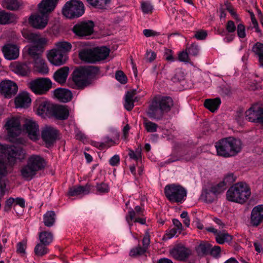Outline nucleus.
<instances>
[{
	"instance_id": "nucleus-38",
	"label": "nucleus",
	"mask_w": 263,
	"mask_h": 263,
	"mask_svg": "<svg viewBox=\"0 0 263 263\" xmlns=\"http://www.w3.org/2000/svg\"><path fill=\"white\" fill-rule=\"evenodd\" d=\"M252 51L257 57L260 65L263 67V43H255L252 48Z\"/></svg>"
},
{
	"instance_id": "nucleus-60",
	"label": "nucleus",
	"mask_w": 263,
	"mask_h": 263,
	"mask_svg": "<svg viewBox=\"0 0 263 263\" xmlns=\"http://www.w3.org/2000/svg\"><path fill=\"white\" fill-rule=\"evenodd\" d=\"M221 252V248L219 246H215L212 248H210L209 253L210 254L215 258H218L220 257Z\"/></svg>"
},
{
	"instance_id": "nucleus-41",
	"label": "nucleus",
	"mask_w": 263,
	"mask_h": 263,
	"mask_svg": "<svg viewBox=\"0 0 263 263\" xmlns=\"http://www.w3.org/2000/svg\"><path fill=\"white\" fill-rule=\"evenodd\" d=\"M56 215L54 211H47L44 215L43 222L44 224L48 227L53 226L55 223Z\"/></svg>"
},
{
	"instance_id": "nucleus-45",
	"label": "nucleus",
	"mask_w": 263,
	"mask_h": 263,
	"mask_svg": "<svg viewBox=\"0 0 263 263\" xmlns=\"http://www.w3.org/2000/svg\"><path fill=\"white\" fill-rule=\"evenodd\" d=\"M87 2L95 8L103 9H105L110 0H87Z\"/></svg>"
},
{
	"instance_id": "nucleus-54",
	"label": "nucleus",
	"mask_w": 263,
	"mask_h": 263,
	"mask_svg": "<svg viewBox=\"0 0 263 263\" xmlns=\"http://www.w3.org/2000/svg\"><path fill=\"white\" fill-rule=\"evenodd\" d=\"M236 176L233 173H228L227 174L221 181L224 183V185L227 187V185L231 184L236 181Z\"/></svg>"
},
{
	"instance_id": "nucleus-51",
	"label": "nucleus",
	"mask_w": 263,
	"mask_h": 263,
	"mask_svg": "<svg viewBox=\"0 0 263 263\" xmlns=\"http://www.w3.org/2000/svg\"><path fill=\"white\" fill-rule=\"evenodd\" d=\"M146 251L145 248H142L140 246H138L130 250L129 256L132 257H136L144 254Z\"/></svg>"
},
{
	"instance_id": "nucleus-23",
	"label": "nucleus",
	"mask_w": 263,
	"mask_h": 263,
	"mask_svg": "<svg viewBox=\"0 0 263 263\" xmlns=\"http://www.w3.org/2000/svg\"><path fill=\"white\" fill-rule=\"evenodd\" d=\"M34 70L43 75L49 73V68L42 56L35 55L34 59Z\"/></svg>"
},
{
	"instance_id": "nucleus-61",
	"label": "nucleus",
	"mask_w": 263,
	"mask_h": 263,
	"mask_svg": "<svg viewBox=\"0 0 263 263\" xmlns=\"http://www.w3.org/2000/svg\"><path fill=\"white\" fill-rule=\"evenodd\" d=\"M26 248V246L25 242L23 241L19 242L16 245V252L23 256L25 254Z\"/></svg>"
},
{
	"instance_id": "nucleus-21",
	"label": "nucleus",
	"mask_w": 263,
	"mask_h": 263,
	"mask_svg": "<svg viewBox=\"0 0 263 263\" xmlns=\"http://www.w3.org/2000/svg\"><path fill=\"white\" fill-rule=\"evenodd\" d=\"M263 222V205H258L252 209L251 214L250 223L257 227Z\"/></svg>"
},
{
	"instance_id": "nucleus-34",
	"label": "nucleus",
	"mask_w": 263,
	"mask_h": 263,
	"mask_svg": "<svg viewBox=\"0 0 263 263\" xmlns=\"http://www.w3.org/2000/svg\"><path fill=\"white\" fill-rule=\"evenodd\" d=\"M136 95V90L127 91L125 95L124 107L128 111L132 110L134 108V103L136 100V97H135Z\"/></svg>"
},
{
	"instance_id": "nucleus-19",
	"label": "nucleus",
	"mask_w": 263,
	"mask_h": 263,
	"mask_svg": "<svg viewBox=\"0 0 263 263\" xmlns=\"http://www.w3.org/2000/svg\"><path fill=\"white\" fill-rule=\"evenodd\" d=\"M49 61L55 66H60L65 63L66 57L58 50L54 48L50 50L48 54Z\"/></svg>"
},
{
	"instance_id": "nucleus-52",
	"label": "nucleus",
	"mask_w": 263,
	"mask_h": 263,
	"mask_svg": "<svg viewBox=\"0 0 263 263\" xmlns=\"http://www.w3.org/2000/svg\"><path fill=\"white\" fill-rule=\"evenodd\" d=\"M210 189L217 196L218 195L224 191L226 189V186L224 185V183L221 181L215 185H212Z\"/></svg>"
},
{
	"instance_id": "nucleus-48",
	"label": "nucleus",
	"mask_w": 263,
	"mask_h": 263,
	"mask_svg": "<svg viewBox=\"0 0 263 263\" xmlns=\"http://www.w3.org/2000/svg\"><path fill=\"white\" fill-rule=\"evenodd\" d=\"M4 4L7 9L10 10H17L20 6V3L17 0H4Z\"/></svg>"
},
{
	"instance_id": "nucleus-31",
	"label": "nucleus",
	"mask_w": 263,
	"mask_h": 263,
	"mask_svg": "<svg viewBox=\"0 0 263 263\" xmlns=\"http://www.w3.org/2000/svg\"><path fill=\"white\" fill-rule=\"evenodd\" d=\"M68 71V67L65 66L60 68L53 74L54 80L60 84L64 83L67 78Z\"/></svg>"
},
{
	"instance_id": "nucleus-56",
	"label": "nucleus",
	"mask_w": 263,
	"mask_h": 263,
	"mask_svg": "<svg viewBox=\"0 0 263 263\" xmlns=\"http://www.w3.org/2000/svg\"><path fill=\"white\" fill-rule=\"evenodd\" d=\"M96 189L97 193L100 194L108 193L109 190L108 184L103 182L97 184Z\"/></svg>"
},
{
	"instance_id": "nucleus-63",
	"label": "nucleus",
	"mask_w": 263,
	"mask_h": 263,
	"mask_svg": "<svg viewBox=\"0 0 263 263\" xmlns=\"http://www.w3.org/2000/svg\"><path fill=\"white\" fill-rule=\"evenodd\" d=\"M120 158L118 155H115L109 160V164L112 166H118L120 164Z\"/></svg>"
},
{
	"instance_id": "nucleus-27",
	"label": "nucleus",
	"mask_w": 263,
	"mask_h": 263,
	"mask_svg": "<svg viewBox=\"0 0 263 263\" xmlns=\"http://www.w3.org/2000/svg\"><path fill=\"white\" fill-rule=\"evenodd\" d=\"M22 177L26 180H30L33 177V156H30L27 164L21 170Z\"/></svg>"
},
{
	"instance_id": "nucleus-39",
	"label": "nucleus",
	"mask_w": 263,
	"mask_h": 263,
	"mask_svg": "<svg viewBox=\"0 0 263 263\" xmlns=\"http://www.w3.org/2000/svg\"><path fill=\"white\" fill-rule=\"evenodd\" d=\"M220 103V99L216 98L213 99H206L204 103V106L211 112H214L218 109Z\"/></svg>"
},
{
	"instance_id": "nucleus-43",
	"label": "nucleus",
	"mask_w": 263,
	"mask_h": 263,
	"mask_svg": "<svg viewBox=\"0 0 263 263\" xmlns=\"http://www.w3.org/2000/svg\"><path fill=\"white\" fill-rule=\"evenodd\" d=\"M22 129L24 132L28 134L29 139L33 140V120L26 119Z\"/></svg>"
},
{
	"instance_id": "nucleus-36",
	"label": "nucleus",
	"mask_w": 263,
	"mask_h": 263,
	"mask_svg": "<svg viewBox=\"0 0 263 263\" xmlns=\"http://www.w3.org/2000/svg\"><path fill=\"white\" fill-rule=\"evenodd\" d=\"M143 210L139 206H136L135 211L130 209L126 216V220L129 224L134 219L135 216H141L143 215Z\"/></svg>"
},
{
	"instance_id": "nucleus-26",
	"label": "nucleus",
	"mask_w": 263,
	"mask_h": 263,
	"mask_svg": "<svg viewBox=\"0 0 263 263\" xmlns=\"http://www.w3.org/2000/svg\"><path fill=\"white\" fill-rule=\"evenodd\" d=\"M49 21V15L40 13L34 15V29L42 30L47 25Z\"/></svg>"
},
{
	"instance_id": "nucleus-4",
	"label": "nucleus",
	"mask_w": 263,
	"mask_h": 263,
	"mask_svg": "<svg viewBox=\"0 0 263 263\" xmlns=\"http://www.w3.org/2000/svg\"><path fill=\"white\" fill-rule=\"evenodd\" d=\"M251 195V191L248 185L244 182H238L231 186L226 193L228 200L243 203Z\"/></svg>"
},
{
	"instance_id": "nucleus-40",
	"label": "nucleus",
	"mask_w": 263,
	"mask_h": 263,
	"mask_svg": "<svg viewBox=\"0 0 263 263\" xmlns=\"http://www.w3.org/2000/svg\"><path fill=\"white\" fill-rule=\"evenodd\" d=\"M216 242L222 245L226 242H230L233 239V236L225 231H219L215 237Z\"/></svg>"
},
{
	"instance_id": "nucleus-18",
	"label": "nucleus",
	"mask_w": 263,
	"mask_h": 263,
	"mask_svg": "<svg viewBox=\"0 0 263 263\" xmlns=\"http://www.w3.org/2000/svg\"><path fill=\"white\" fill-rule=\"evenodd\" d=\"M48 40L45 37H40L34 33V58L35 55L42 56Z\"/></svg>"
},
{
	"instance_id": "nucleus-32",
	"label": "nucleus",
	"mask_w": 263,
	"mask_h": 263,
	"mask_svg": "<svg viewBox=\"0 0 263 263\" xmlns=\"http://www.w3.org/2000/svg\"><path fill=\"white\" fill-rule=\"evenodd\" d=\"M16 22V17L15 15L4 10L0 11V25L9 24Z\"/></svg>"
},
{
	"instance_id": "nucleus-24",
	"label": "nucleus",
	"mask_w": 263,
	"mask_h": 263,
	"mask_svg": "<svg viewBox=\"0 0 263 263\" xmlns=\"http://www.w3.org/2000/svg\"><path fill=\"white\" fill-rule=\"evenodd\" d=\"M31 99L29 93L26 91L20 92L15 98V105L16 108H27L31 104Z\"/></svg>"
},
{
	"instance_id": "nucleus-10",
	"label": "nucleus",
	"mask_w": 263,
	"mask_h": 263,
	"mask_svg": "<svg viewBox=\"0 0 263 263\" xmlns=\"http://www.w3.org/2000/svg\"><path fill=\"white\" fill-rule=\"evenodd\" d=\"M94 23L91 21L79 22L72 28L73 32L80 37L91 35L93 31Z\"/></svg>"
},
{
	"instance_id": "nucleus-2",
	"label": "nucleus",
	"mask_w": 263,
	"mask_h": 263,
	"mask_svg": "<svg viewBox=\"0 0 263 263\" xmlns=\"http://www.w3.org/2000/svg\"><path fill=\"white\" fill-rule=\"evenodd\" d=\"M97 67H82L75 70L72 74V83L69 84L74 89H83L89 85L98 73Z\"/></svg>"
},
{
	"instance_id": "nucleus-50",
	"label": "nucleus",
	"mask_w": 263,
	"mask_h": 263,
	"mask_svg": "<svg viewBox=\"0 0 263 263\" xmlns=\"http://www.w3.org/2000/svg\"><path fill=\"white\" fill-rule=\"evenodd\" d=\"M23 54L25 60H30L33 59V45L30 44L24 47Z\"/></svg>"
},
{
	"instance_id": "nucleus-53",
	"label": "nucleus",
	"mask_w": 263,
	"mask_h": 263,
	"mask_svg": "<svg viewBox=\"0 0 263 263\" xmlns=\"http://www.w3.org/2000/svg\"><path fill=\"white\" fill-rule=\"evenodd\" d=\"M181 230L176 228H173L166 231L164 238L166 239H171L174 236H177L181 232Z\"/></svg>"
},
{
	"instance_id": "nucleus-62",
	"label": "nucleus",
	"mask_w": 263,
	"mask_h": 263,
	"mask_svg": "<svg viewBox=\"0 0 263 263\" xmlns=\"http://www.w3.org/2000/svg\"><path fill=\"white\" fill-rule=\"evenodd\" d=\"M207 32L203 30H200L195 32L194 37L198 40H204L207 36Z\"/></svg>"
},
{
	"instance_id": "nucleus-7",
	"label": "nucleus",
	"mask_w": 263,
	"mask_h": 263,
	"mask_svg": "<svg viewBox=\"0 0 263 263\" xmlns=\"http://www.w3.org/2000/svg\"><path fill=\"white\" fill-rule=\"evenodd\" d=\"M0 153L7 157L10 164H14L16 159L22 158L24 154L21 147L6 144H0Z\"/></svg>"
},
{
	"instance_id": "nucleus-44",
	"label": "nucleus",
	"mask_w": 263,
	"mask_h": 263,
	"mask_svg": "<svg viewBox=\"0 0 263 263\" xmlns=\"http://www.w3.org/2000/svg\"><path fill=\"white\" fill-rule=\"evenodd\" d=\"M39 239L43 245L47 246L52 241L53 235L52 233L49 232H42L39 234Z\"/></svg>"
},
{
	"instance_id": "nucleus-9",
	"label": "nucleus",
	"mask_w": 263,
	"mask_h": 263,
	"mask_svg": "<svg viewBox=\"0 0 263 263\" xmlns=\"http://www.w3.org/2000/svg\"><path fill=\"white\" fill-rule=\"evenodd\" d=\"M18 86L13 81L4 79L0 82V95L5 99H11L18 91Z\"/></svg>"
},
{
	"instance_id": "nucleus-1",
	"label": "nucleus",
	"mask_w": 263,
	"mask_h": 263,
	"mask_svg": "<svg viewBox=\"0 0 263 263\" xmlns=\"http://www.w3.org/2000/svg\"><path fill=\"white\" fill-rule=\"evenodd\" d=\"M173 105V100L170 97H156L149 104L146 114L151 119L162 120L164 114L171 110Z\"/></svg>"
},
{
	"instance_id": "nucleus-57",
	"label": "nucleus",
	"mask_w": 263,
	"mask_h": 263,
	"mask_svg": "<svg viewBox=\"0 0 263 263\" xmlns=\"http://www.w3.org/2000/svg\"><path fill=\"white\" fill-rule=\"evenodd\" d=\"M128 156L130 159L137 161L141 157V151L139 149L135 151L129 149Z\"/></svg>"
},
{
	"instance_id": "nucleus-8",
	"label": "nucleus",
	"mask_w": 263,
	"mask_h": 263,
	"mask_svg": "<svg viewBox=\"0 0 263 263\" xmlns=\"http://www.w3.org/2000/svg\"><path fill=\"white\" fill-rule=\"evenodd\" d=\"M5 127L9 138L14 139L19 136L22 132L20 117L13 116L9 118Z\"/></svg>"
},
{
	"instance_id": "nucleus-49",
	"label": "nucleus",
	"mask_w": 263,
	"mask_h": 263,
	"mask_svg": "<svg viewBox=\"0 0 263 263\" xmlns=\"http://www.w3.org/2000/svg\"><path fill=\"white\" fill-rule=\"evenodd\" d=\"M141 9L144 14L152 13L154 9V6L150 2L142 1L141 2Z\"/></svg>"
},
{
	"instance_id": "nucleus-33",
	"label": "nucleus",
	"mask_w": 263,
	"mask_h": 263,
	"mask_svg": "<svg viewBox=\"0 0 263 263\" xmlns=\"http://www.w3.org/2000/svg\"><path fill=\"white\" fill-rule=\"evenodd\" d=\"M79 57L81 60L85 62L90 63H95L93 48L82 50L79 52Z\"/></svg>"
},
{
	"instance_id": "nucleus-6",
	"label": "nucleus",
	"mask_w": 263,
	"mask_h": 263,
	"mask_svg": "<svg viewBox=\"0 0 263 263\" xmlns=\"http://www.w3.org/2000/svg\"><path fill=\"white\" fill-rule=\"evenodd\" d=\"M85 12L83 3L78 0H70L67 2L62 9V14L68 18H78Z\"/></svg>"
},
{
	"instance_id": "nucleus-47",
	"label": "nucleus",
	"mask_w": 263,
	"mask_h": 263,
	"mask_svg": "<svg viewBox=\"0 0 263 263\" xmlns=\"http://www.w3.org/2000/svg\"><path fill=\"white\" fill-rule=\"evenodd\" d=\"M211 246L210 244L206 242L201 243L196 248V251L200 256H203L208 254L210 250Z\"/></svg>"
},
{
	"instance_id": "nucleus-20",
	"label": "nucleus",
	"mask_w": 263,
	"mask_h": 263,
	"mask_svg": "<svg viewBox=\"0 0 263 263\" xmlns=\"http://www.w3.org/2000/svg\"><path fill=\"white\" fill-rule=\"evenodd\" d=\"M24 27L22 30L23 36L27 40L28 42L33 43V13H31L28 19L23 22Z\"/></svg>"
},
{
	"instance_id": "nucleus-13",
	"label": "nucleus",
	"mask_w": 263,
	"mask_h": 263,
	"mask_svg": "<svg viewBox=\"0 0 263 263\" xmlns=\"http://www.w3.org/2000/svg\"><path fill=\"white\" fill-rule=\"evenodd\" d=\"M42 138L45 142L46 147H49L53 145L58 139L59 131L51 126H46L42 131Z\"/></svg>"
},
{
	"instance_id": "nucleus-17",
	"label": "nucleus",
	"mask_w": 263,
	"mask_h": 263,
	"mask_svg": "<svg viewBox=\"0 0 263 263\" xmlns=\"http://www.w3.org/2000/svg\"><path fill=\"white\" fill-rule=\"evenodd\" d=\"M31 62V61L28 62H15L11 64L10 68L13 72L18 76H27L30 72L28 64Z\"/></svg>"
},
{
	"instance_id": "nucleus-15",
	"label": "nucleus",
	"mask_w": 263,
	"mask_h": 263,
	"mask_svg": "<svg viewBox=\"0 0 263 263\" xmlns=\"http://www.w3.org/2000/svg\"><path fill=\"white\" fill-rule=\"evenodd\" d=\"M245 114L249 121L258 123L263 126V108L259 107L255 110L253 107H250L246 111Z\"/></svg>"
},
{
	"instance_id": "nucleus-46",
	"label": "nucleus",
	"mask_w": 263,
	"mask_h": 263,
	"mask_svg": "<svg viewBox=\"0 0 263 263\" xmlns=\"http://www.w3.org/2000/svg\"><path fill=\"white\" fill-rule=\"evenodd\" d=\"M143 125L145 130L148 133H154L157 132L158 127V125L154 122H153L146 118H143Z\"/></svg>"
},
{
	"instance_id": "nucleus-37",
	"label": "nucleus",
	"mask_w": 263,
	"mask_h": 263,
	"mask_svg": "<svg viewBox=\"0 0 263 263\" xmlns=\"http://www.w3.org/2000/svg\"><path fill=\"white\" fill-rule=\"evenodd\" d=\"M55 49L58 50L64 55H66V53L70 52L72 48L71 44L70 42L65 41H60L56 42L55 43Z\"/></svg>"
},
{
	"instance_id": "nucleus-11",
	"label": "nucleus",
	"mask_w": 263,
	"mask_h": 263,
	"mask_svg": "<svg viewBox=\"0 0 263 263\" xmlns=\"http://www.w3.org/2000/svg\"><path fill=\"white\" fill-rule=\"evenodd\" d=\"M52 86V82L48 78H40L34 80V93L46 94Z\"/></svg>"
},
{
	"instance_id": "nucleus-55",
	"label": "nucleus",
	"mask_w": 263,
	"mask_h": 263,
	"mask_svg": "<svg viewBox=\"0 0 263 263\" xmlns=\"http://www.w3.org/2000/svg\"><path fill=\"white\" fill-rule=\"evenodd\" d=\"M35 253L37 255L43 256L48 253V250L45 245L42 244H37L35 248Z\"/></svg>"
},
{
	"instance_id": "nucleus-5",
	"label": "nucleus",
	"mask_w": 263,
	"mask_h": 263,
	"mask_svg": "<svg viewBox=\"0 0 263 263\" xmlns=\"http://www.w3.org/2000/svg\"><path fill=\"white\" fill-rule=\"evenodd\" d=\"M164 193L167 199L171 202L182 203L186 196V190L181 185L176 184L166 185Z\"/></svg>"
},
{
	"instance_id": "nucleus-3",
	"label": "nucleus",
	"mask_w": 263,
	"mask_h": 263,
	"mask_svg": "<svg viewBox=\"0 0 263 263\" xmlns=\"http://www.w3.org/2000/svg\"><path fill=\"white\" fill-rule=\"evenodd\" d=\"M240 140L232 137L221 139L216 142L215 147L217 154L224 158L236 155L242 149Z\"/></svg>"
},
{
	"instance_id": "nucleus-22",
	"label": "nucleus",
	"mask_w": 263,
	"mask_h": 263,
	"mask_svg": "<svg viewBox=\"0 0 263 263\" xmlns=\"http://www.w3.org/2000/svg\"><path fill=\"white\" fill-rule=\"evenodd\" d=\"M58 2V0H42L37 6L39 12L49 15L54 10Z\"/></svg>"
},
{
	"instance_id": "nucleus-59",
	"label": "nucleus",
	"mask_w": 263,
	"mask_h": 263,
	"mask_svg": "<svg viewBox=\"0 0 263 263\" xmlns=\"http://www.w3.org/2000/svg\"><path fill=\"white\" fill-rule=\"evenodd\" d=\"M189 54L193 56H197L199 53V47L197 45L192 44L187 48Z\"/></svg>"
},
{
	"instance_id": "nucleus-64",
	"label": "nucleus",
	"mask_w": 263,
	"mask_h": 263,
	"mask_svg": "<svg viewBox=\"0 0 263 263\" xmlns=\"http://www.w3.org/2000/svg\"><path fill=\"white\" fill-rule=\"evenodd\" d=\"M237 34L240 38H244L246 36L245 27L242 24H239L237 26Z\"/></svg>"
},
{
	"instance_id": "nucleus-25",
	"label": "nucleus",
	"mask_w": 263,
	"mask_h": 263,
	"mask_svg": "<svg viewBox=\"0 0 263 263\" xmlns=\"http://www.w3.org/2000/svg\"><path fill=\"white\" fill-rule=\"evenodd\" d=\"M52 118L59 120H65L69 116V110L66 106L54 105Z\"/></svg>"
},
{
	"instance_id": "nucleus-35",
	"label": "nucleus",
	"mask_w": 263,
	"mask_h": 263,
	"mask_svg": "<svg viewBox=\"0 0 263 263\" xmlns=\"http://www.w3.org/2000/svg\"><path fill=\"white\" fill-rule=\"evenodd\" d=\"M46 165L45 160L39 155H34V176L36 172L43 171Z\"/></svg>"
},
{
	"instance_id": "nucleus-29",
	"label": "nucleus",
	"mask_w": 263,
	"mask_h": 263,
	"mask_svg": "<svg viewBox=\"0 0 263 263\" xmlns=\"http://www.w3.org/2000/svg\"><path fill=\"white\" fill-rule=\"evenodd\" d=\"M90 189L91 186L89 184H87L85 186H73L69 188L67 195L74 196L81 194L87 195L89 193Z\"/></svg>"
},
{
	"instance_id": "nucleus-12",
	"label": "nucleus",
	"mask_w": 263,
	"mask_h": 263,
	"mask_svg": "<svg viewBox=\"0 0 263 263\" xmlns=\"http://www.w3.org/2000/svg\"><path fill=\"white\" fill-rule=\"evenodd\" d=\"M171 256L179 261H185L192 254V251L189 248L182 245H177L170 251Z\"/></svg>"
},
{
	"instance_id": "nucleus-30",
	"label": "nucleus",
	"mask_w": 263,
	"mask_h": 263,
	"mask_svg": "<svg viewBox=\"0 0 263 263\" xmlns=\"http://www.w3.org/2000/svg\"><path fill=\"white\" fill-rule=\"evenodd\" d=\"M95 61H100L105 59L109 55L110 49L106 47L102 46L93 48Z\"/></svg>"
},
{
	"instance_id": "nucleus-42",
	"label": "nucleus",
	"mask_w": 263,
	"mask_h": 263,
	"mask_svg": "<svg viewBox=\"0 0 263 263\" xmlns=\"http://www.w3.org/2000/svg\"><path fill=\"white\" fill-rule=\"evenodd\" d=\"M201 196L208 203L212 202L217 198V196L210 188L204 189Z\"/></svg>"
},
{
	"instance_id": "nucleus-28",
	"label": "nucleus",
	"mask_w": 263,
	"mask_h": 263,
	"mask_svg": "<svg viewBox=\"0 0 263 263\" xmlns=\"http://www.w3.org/2000/svg\"><path fill=\"white\" fill-rule=\"evenodd\" d=\"M54 96L60 102H67L70 101L72 99L71 92L64 88H57L54 90Z\"/></svg>"
},
{
	"instance_id": "nucleus-14",
	"label": "nucleus",
	"mask_w": 263,
	"mask_h": 263,
	"mask_svg": "<svg viewBox=\"0 0 263 263\" xmlns=\"http://www.w3.org/2000/svg\"><path fill=\"white\" fill-rule=\"evenodd\" d=\"M2 50L5 58L8 60H16L20 55L19 47L14 44H5L2 48Z\"/></svg>"
},
{
	"instance_id": "nucleus-58",
	"label": "nucleus",
	"mask_w": 263,
	"mask_h": 263,
	"mask_svg": "<svg viewBox=\"0 0 263 263\" xmlns=\"http://www.w3.org/2000/svg\"><path fill=\"white\" fill-rule=\"evenodd\" d=\"M116 78L122 84H125L127 83V77L122 71H117L116 72Z\"/></svg>"
},
{
	"instance_id": "nucleus-16",
	"label": "nucleus",
	"mask_w": 263,
	"mask_h": 263,
	"mask_svg": "<svg viewBox=\"0 0 263 263\" xmlns=\"http://www.w3.org/2000/svg\"><path fill=\"white\" fill-rule=\"evenodd\" d=\"M53 107L54 104L49 101L43 100L39 105L36 114L43 118H51L53 115Z\"/></svg>"
}]
</instances>
